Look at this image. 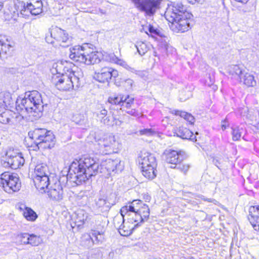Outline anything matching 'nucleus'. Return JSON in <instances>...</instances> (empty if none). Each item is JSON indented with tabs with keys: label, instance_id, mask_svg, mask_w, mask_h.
Instances as JSON below:
<instances>
[{
	"label": "nucleus",
	"instance_id": "obj_49",
	"mask_svg": "<svg viewBox=\"0 0 259 259\" xmlns=\"http://www.w3.org/2000/svg\"><path fill=\"white\" fill-rule=\"evenodd\" d=\"M188 1L190 4H195L196 3L202 4L204 0H188Z\"/></svg>",
	"mask_w": 259,
	"mask_h": 259
},
{
	"label": "nucleus",
	"instance_id": "obj_1",
	"mask_svg": "<svg viewBox=\"0 0 259 259\" xmlns=\"http://www.w3.org/2000/svg\"><path fill=\"white\" fill-rule=\"evenodd\" d=\"M123 168V165L119 159H109L99 164L93 158L86 157L71 163L67 175V180L79 185L99 172L110 175L111 172L121 171Z\"/></svg>",
	"mask_w": 259,
	"mask_h": 259
},
{
	"label": "nucleus",
	"instance_id": "obj_12",
	"mask_svg": "<svg viewBox=\"0 0 259 259\" xmlns=\"http://www.w3.org/2000/svg\"><path fill=\"white\" fill-rule=\"evenodd\" d=\"M95 139L98 142V145L100 146V148H105L107 152H116L121 146L116 137L112 135H105L102 139H98L95 137Z\"/></svg>",
	"mask_w": 259,
	"mask_h": 259
},
{
	"label": "nucleus",
	"instance_id": "obj_54",
	"mask_svg": "<svg viewBox=\"0 0 259 259\" xmlns=\"http://www.w3.org/2000/svg\"><path fill=\"white\" fill-rule=\"evenodd\" d=\"M235 1L237 2H240V3H244V4L246 3L248 1V0H235Z\"/></svg>",
	"mask_w": 259,
	"mask_h": 259
},
{
	"label": "nucleus",
	"instance_id": "obj_26",
	"mask_svg": "<svg viewBox=\"0 0 259 259\" xmlns=\"http://www.w3.org/2000/svg\"><path fill=\"white\" fill-rule=\"evenodd\" d=\"M94 115L97 117V120L101 123L108 125L112 124L111 120L112 118L107 116V111L105 109L97 110L94 112Z\"/></svg>",
	"mask_w": 259,
	"mask_h": 259
},
{
	"label": "nucleus",
	"instance_id": "obj_18",
	"mask_svg": "<svg viewBox=\"0 0 259 259\" xmlns=\"http://www.w3.org/2000/svg\"><path fill=\"white\" fill-rule=\"evenodd\" d=\"M49 197L53 200L59 201L62 199L63 191L60 182L56 180L47 189Z\"/></svg>",
	"mask_w": 259,
	"mask_h": 259
},
{
	"label": "nucleus",
	"instance_id": "obj_52",
	"mask_svg": "<svg viewBox=\"0 0 259 259\" xmlns=\"http://www.w3.org/2000/svg\"><path fill=\"white\" fill-rule=\"evenodd\" d=\"M133 82V80L131 79H128L125 80V83L127 85L130 86V88H132Z\"/></svg>",
	"mask_w": 259,
	"mask_h": 259
},
{
	"label": "nucleus",
	"instance_id": "obj_34",
	"mask_svg": "<svg viewBox=\"0 0 259 259\" xmlns=\"http://www.w3.org/2000/svg\"><path fill=\"white\" fill-rule=\"evenodd\" d=\"M175 114L176 115H179L181 117L184 118L186 120H187L188 122H189L191 124H192L194 123L195 121V118L190 113H188L187 112L182 111H175Z\"/></svg>",
	"mask_w": 259,
	"mask_h": 259
},
{
	"label": "nucleus",
	"instance_id": "obj_31",
	"mask_svg": "<svg viewBox=\"0 0 259 259\" xmlns=\"http://www.w3.org/2000/svg\"><path fill=\"white\" fill-rule=\"evenodd\" d=\"M23 216L29 221H34L37 218L36 212L31 208L24 206L23 212Z\"/></svg>",
	"mask_w": 259,
	"mask_h": 259
},
{
	"label": "nucleus",
	"instance_id": "obj_10",
	"mask_svg": "<svg viewBox=\"0 0 259 259\" xmlns=\"http://www.w3.org/2000/svg\"><path fill=\"white\" fill-rule=\"evenodd\" d=\"M130 210L137 212L145 221L149 218L150 214L149 208L147 204L143 203L141 200H133L128 205L123 206L120 209V213L125 214L128 212V210Z\"/></svg>",
	"mask_w": 259,
	"mask_h": 259
},
{
	"label": "nucleus",
	"instance_id": "obj_15",
	"mask_svg": "<svg viewBox=\"0 0 259 259\" xmlns=\"http://www.w3.org/2000/svg\"><path fill=\"white\" fill-rule=\"evenodd\" d=\"M127 216V223L129 224H133L134 223L138 224V226L141 224L145 222L142 217L137 212L133 210H128V212L125 214H121L120 215L116 216L114 219V223L115 225L118 226L121 221L122 223H124V217Z\"/></svg>",
	"mask_w": 259,
	"mask_h": 259
},
{
	"label": "nucleus",
	"instance_id": "obj_24",
	"mask_svg": "<svg viewBox=\"0 0 259 259\" xmlns=\"http://www.w3.org/2000/svg\"><path fill=\"white\" fill-rule=\"evenodd\" d=\"M73 219L76 225L78 227H80L85 222L90 220V215L85 210L78 209L75 212Z\"/></svg>",
	"mask_w": 259,
	"mask_h": 259
},
{
	"label": "nucleus",
	"instance_id": "obj_29",
	"mask_svg": "<svg viewBox=\"0 0 259 259\" xmlns=\"http://www.w3.org/2000/svg\"><path fill=\"white\" fill-rule=\"evenodd\" d=\"M95 241L92 238V232L90 234H84L82 235L80 240L81 245L90 248L94 244Z\"/></svg>",
	"mask_w": 259,
	"mask_h": 259
},
{
	"label": "nucleus",
	"instance_id": "obj_5",
	"mask_svg": "<svg viewBox=\"0 0 259 259\" xmlns=\"http://www.w3.org/2000/svg\"><path fill=\"white\" fill-rule=\"evenodd\" d=\"M93 45L84 44L82 46H75L70 49V58L75 62L91 65L100 61L101 54L94 51Z\"/></svg>",
	"mask_w": 259,
	"mask_h": 259
},
{
	"label": "nucleus",
	"instance_id": "obj_48",
	"mask_svg": "<svg viewBox=\"0 0 259 259\" xmlns=\"http://www.w3.org/2000/svg\"><path fill=\"white\" fill-rule=\"evenodd\" d=\"M127 113L134 116H138L139 115V113L135 109H132L130 111H128L127 112Z\"/></svg>",
	"mask_w": 259,
	"mask_h": 259
},
{
	"label": "nucleus",
	"instance_id": "obj_43",
	"mask_svg": "<svg viewBox=\"0 0 259 259\" xmlns=\"http://www.w3.org/2000/svg\"><path fill=\"white\" fill-rule=\"evenodd\" d=\"M177 168L179 169L181 171L186 173L190 168V165L188 164H181L178 163Z\"/></svg>",
	"mask_w": 259,
	"mask_h": 259
},
{
	"label": "nucleus",
	"instance_id": "obj_39",
	"mask_svg": "<svg viewBox=\"0 0 259 259\" xmlns=\"http://www.w3.org/2000/svg\"><path fill=\"white\" fill-rule=\"evenodd\" d=\"M91 232L92 238H95L94 244H99L100 242H102L103 237L100 232L95 230H92Z\"/></svg>",
	"mask_w": 259,
	"mask_h": 259
},
{
	"label": "nucleus",
	"instance_id": "obj_38",
	"mask_svg": "<svg viewBox=\"0 0 259 259\" xmlns=\"http://www.w3.org/2000/svg\"><path fill=\"white\" fill-rule=\"evenodd\" d=\"M29 235L27 233H21L17 236V239L20 244H28Z\"/></svg>",
	"mask_w": 259,
	"mask_h": 259
},
{
	"label": "nucleus",
	"instance_id": "obj_9",
	"mask_svg": "<svg viewBox=\"0 0 259 259\" xmlns=\"http://www.w3.org/2000/svg\"><path fill=\"white\" fill-rule=\"evenodd\" d=\"M229 72L233 78L239 80L245 85L249 87H254L256 85V81L254 76L247 72L239 66L237 65H231L229 67Z\"/></svg>",
	"mask_w": 259,
	"mask_h": 259
},
{
	"label": "nucleus",
	"instance_id": "obj_6",
	"mask_svg": "<svg viewBox=\"0 0 259 259\" xmlns=\"http://www.w3.org/2000/svg\"><path fill=\"white\" fill-rule=\"evenodd\" d=\"M30 138L38 148L51 149L55 145V137L53 133L45 128H35L28 133Z\"/></svg>",
	"mask_w": 259,
	"mask_h": 259
},
{
	"label": "nucleus",
	"instance_id": "obj_2",
	"mask_svg": "<svg viewBox=\"0 0 259 259\" xmlns=\"http://www.w3.org/2000/svg\"><path fill=\"white\" fill-rule=\"evenodd\" d=\"M57 74L52 77V82L60 91L77 89L82 82L83 74L81 69L67 61L58 63Z\"/></svg>",
	"mask_w": 259,
	"mask_h": 259
},
{
	"label": "nucleus",
	"instance_id": "obj_32",
	"mask_svg": "<svg viewBox=\"0 0 259 259\" xmlns=\"http://www.w3.org/2000/svg\"><path fill=\"white\" fill-rule=\"evenodd\" d=\"M108 58L109 61L112 63L119 65L127 69H128L130 68L125 61L118 58L114 54L109 55Z\"/></svg>",
	"mask_w": 259,
	"mask_h": 259
},
{
	"label": "nucleus",
	"instance_id": "obj_42",
	"mask_svg": "<svg viewBox=\"0 0 259 259\" xmlns=\"http://www.w3.org/2000/svg\"><path fill=\"white\" fill-rule=\"evenodd\" d=\"M11 119L8 117L7 112H3L0 115V122L3 124H7L10 122Z\"/></svg>",
	"mask_w": 259,
	"mask_h": 259
},
{
	"label": "nucleus",
	"instance_id": "obj_33",
	"mask_svg": "<svg viewBox=\"0 0 259 259\" xmlns=\"http://www.w3.org/2000/svg\"><path fill=\"white\" fill-rule=\"evenodd\" d=\"M232 130V139L234 141L239 140L243 134L245 132L243 127L236 126L233 127Z\"/></svg>",
	"mask_w": 259,
	"mask_h": 259
},
{
	"label": "nucleus",
	"instance_id": "obj_8",
	"mask_svg": "<svg viewBox=\"0 0 259 259\" xmlns=\"http://www.w3.org/2000/svg\"><path fill=\"white\" fill-rule=\"evenodd\" d=\"M14 5L15 9L24 17H28L30 14L37 15L42 11V4L40 0L28 3H16Z\"/></svg>",
	"mask_w": 259,
	"mask_h": 259
},
{
	"label": "nucleus",
	"instance_id": "obj_41",
	"mask_svg": "<svg viewBox=\"0 0 259 259\" xmlns=\"http://www.w3.org/2000/svg\"><path fill=\"white\" fill-rule=\"evenodd\" d=\"M249 118L252 121V124L254 126H256L259 127V112H256L254 113V115L251 116L249 115Z\"/></svg>",
	"mask_w": 259,
	"mask_h": 259
},
{
	"label": "nucleus",
	"instance_id": "obj_20",
	"mask_svg": "<svg viewBox=\"0 0 259 259\" xmlns=\"http://www.w3.org/2000/svg\"><path fill=\"white\" fill-rule=\"evenodd\" d=\"M248 220L256 231H259V206L251 207L249 209Z\"/></svg>",
	"mask_w": 259,
	"mask_h": 259
},
{
	"label": "nucleus",
	"instance_id": "obj_47",
	"mask_svg": "<svg viewBox=\"0 0 259 259\" xmlns=\"http://www.w3.org/2000/svg\"><path fill=\"white\" fill-rule=\"evenodd\" d=\"M82 198L83 199V201H82L81 204H85L87 202V201L88 200V197L87 196H83V195H81V194H79L77 197V200H79Z\"/></svg>",
	"mask_w": 259,
	"mask_h": 259
},
{
	"label": "nucleus",
	"instance_id": "obj_7",
	"mask_svg": "<svg viewBox=\"0 0 259 259\" xmlns=\"http://www.w3.org/2000/svg\"><path fill=\"white\" fill-rule=\"evenodd\" d=\"M0 187L6 192L12 194L20 189L21 183L17 174L7 171L1 175Z\"/></svg>",
	"mask_w": 259,
	"mask_h": 259
},
{
	"label": "nucleus",
	"instance_id": "obj_51",
	"mask_svg": "<svg viewBox=\"0 0 259 259\" xmlns=\"http://www.w3.org/2000/svg\"><path fill=\"white\" fill-rule=\"evenodd\" d=\"M228 126V122L226 120L222 121L221 127L222 130L224 131Z\"/></svg>",
	"mask_w": 259,
	"mask_h": 259
},
{
	"label": "nucleus",
	"instance_id": "obj_23",
	"mask_svg": "<svg viewBox=\"0 0 259 259\" xmlns=\"http://www.w3.org/2000/svg\"><path fill=\"white\" fill-rule=\"evenodd\" d=\"M112 205V204L108 202L105 198H99L95 200V204L93 205V207L98 212H103L108 211Z\"/></svg>",
	"mask_w": 259,
	"mask_h": 259
},
{
	"label": "nucleus",
	"instance_id": "obj_14",
	"mask_svg": "<svg viewBox=\"0 0 259 259\" xmlns=\"http://www.w3.org/2000/svg\"><path fill=\"white\" fill-rule=\"evenodd\" d=\"M118 75V71L112 68L105 67L101 68L100 71L96 72L94 75V78L100 82H108L112 77L115 78Z\"/></svg>",
	"mask_w": 259,
	"mask_h": 259
},
{
	"label": "nucleus",
	"instance_id": "obj_46",
	"mask_svg": "<svg viewBox=\"0 0 259 259\" xmlns=\"http://www.w3.org/2000/svg\"><path fill=\"white\" fill-rule=\"evenodd\" d=\"M148 31L151 34L159 35L160 31L157 29L155 28L153 26L149 25L148 26Z\"/></svg>",
	"mask_w": 259,
	"mask_h": 259
},
{
	"label": "nucleus",
	"instance_id": "obj_21",
	"mask_svg": "<svg viewBox=\"0 0 259 259\" xmlns=\"http://www.w3.org/2000/svg\"><path fill=\"white\" fill-rule=\"evenodd\" d=\"M33 181L35 187L41 193L46 192L50 184L48 176H44L42 177H34Z\"/></svg>",
	"mask_w": 259,
	"mask_h": 259
},
{
	"label": "nucleus",
	"instance_id": "obj_36",
	"mask_svg": "<svg viewBox=\"0 0 259 259\" xmlns=\"http://www.w3.org/2000/svg\"><path fill=\"white\" fill-rule=\"evenodd\" d=\"M135 47L141 56H143L148 51L147 45L143 41H138L135 44Z\"/></svg>",
	"mask_w": 259,
	"mask_h": 259
},
{
	"label": "nucleus",
	"instance_id": "obj_56",
	"mask_svg": "<svg viewBox=\"0 0 259 259\" xmlns=\"http://www.w3.org/2000/svg\"><path fill=\"white\" fill-rule=\"evenodd\" d=\"M3 8V4L2 3H0V10L2 9Z\"/></svg>",
	"mask_w": 259,
	"mask_h": 259
},
{
	"label": "nucleus",
	"instance_id": "obj_13",
	"mask_svg": "<svg viewBox=\"0 0 259 259\" xmlns=\"http://www.w3.org/2000/svg\"><path fill=\"white\" fill-rule=\"evenodd\" d=\"M7 165L11 168L16 169L23 165L25 160L21 153L10 149L6 153Z\"/></svg>",
	"mask_w": 259,
	"mask_h": 259
},
{
	"label": "nucleus",
	"instance_id": "obj_55",
	"mask_svg": "<svg viewBox=\"0 0 259 259\" xmlns=\"http://www.w3.org/2000/svg\"><path fill=\"white\" fill-rule=\"evenodd\" d=\"M204 200L207 201L208 202H214V201H216L214 199H212L211 198L206 199H204Z\"/></svg>",
	"mask_w": 259,
	"mask_h": 259
},
{
	"label": "nucleus",
	"instance_id": "obj_58",
	"mask_svg": "<svg viewBox=\"0 0 259 259\" xmlns=\"http://www.w3.org/2000/svg\"><path fill=\"white\" fill-rule=\"evenodd\" d=\"M195 134L198 135V132H196Z\"/></svg>",
	"mask_w": 259,
	"mask_h": 259
},
{
	"label": "nucleus",
	"instance_id": "obj_45",
	"mask_svg": "<svg viewBox=\"0 0 259 259\" xmlns=\"http://www.w3.org/2000/svg\"><path fill=\"white\" fill-rule=\"evenodd\" d=\"M154 132L152 129L145 128L140 131V134L141 135H145L147 136L152 135Z\"/></svg>",
	"mask_w": 259,
	"mask_h": 259
},
{
	"label": "nucleus",
	"instance_id": "obj_35",
	"mask_svg": "<svg viewBox=\"0 0 259 259\" xmlns=\"http://www.w3.org/2000/svg\"><path fill=\"white\" fill-rule=\"evenodd\" d=\"M42 242V239L40 236H37L33 234L29 235V240L28 244L36 246Z\"/></svg>",
	"mask_w": 259,
	"mask_h": 259
},
{
	"label": "nucleus",
	"instance_id": "obj_37",
	"mask_svg": "<svg viewBox=\"0 0 259 259\" xmlns=\"http://www.w3.org/2000/svg\"><path fill=\"white\" fill-rule=\"evenodd\" d=\"M73 120L77 124L85 125L87 119L86 117L82 114H76L73 116Z\"/></svg>",
	"mask_w": 259,
	"mask_h": 259
},
{
	"label": "nucleus",
	"instance_id": "obj_17",
	"mask_svg": "<svg viewBox=\"0 0 259 259\" xmlns=\"http://www.w3.org/2000/svg\"><path fill=\"white\" fill-rule=\"evenodd\" d=\"M134 97L130 95H114L108 98V102L114 105H118L123 108H129L133 104Z\"/></svg>",
	"mask_w": 259,
	"mask_h": 259
},
{
	"label": "nucleus",
	"instance_id": "obj_40",
	"mask_svg": "<svg viewBox=\"0 0 259 259\" xmlns=\"http://www.w3.org/2000/svg\"><path fill=\"white\" fill-rule=\"evenodd\" d=\"M10 46L7 44L4 40L0 39V56L6 54L9 51Z\"/></svg>",
	"mask_w": 259,
	"mask_h": 259
},
{
	"label": "nucleus",
	"instance_id": "obj_16",
	"mask_svg": "<svg viewBox=\"0 0 259 259\" xmlns=\"http://www.w3.org/2000/svg\"><path fill=\"white\" fill-rule=\"evenodd\" d=\"M163 155L167 163L176 165L174 168L186 158L185 152L181 150L179 151L171 150H165Z\"/></svg>",
	"mask_w": 259,
	"mask_h": 259
},
{
	"label": "nucleus",
	"instance_id": "obj_28",
	"mask_svg": "<svg viewBox=\"0 0 259 259\" xmlns=\"http://www.w3.org/2000/svg\"><path fill=\"white\" fill-rule=\"evenodd\" d=\"M120 222L122 223L121 221ZM124 223V222L118 226L119 227V232L123 236L130 235L132 233L133 230L138 227V224H136L133 226H130L128 225V223L127 222L125 224Z\"/></svg>",
	"mask_w": 259,
	"mask_h": 259
},
{
	"label": "nucleus",
	"instance_id": "obj_3",
	"mask_svg": "<svg viewBox=\"0 0 259 259\" xmlns=\"http://www.w3.org/2000/svg\"><path fill=\"white\" fill-rule=\"evenodd\" d=\"M164 16L171 24V28L176 32H184L190 28V20L192 15L187 11V8L181 2H174L167 8Z\"/></svg>",
	"mask_w": 259,
	"mask_h": 259
},
{
	"label": "nucleus",
	"instance_id": "obj_53",
	"mask_svg": "<svg viewBox=\"0 0 259 259\" xmlns=\"http://www.w3.org/2000/svg\"><path fill=\"white\" fill-rule=\"evenodd\" d=\"M51 37H53V36H51V35L50 36H46V41H47V42L50 43V44H53L54 43V41L52 40H51Z\"/></svg>",
	"mask_w": 259,
	"mask_h": 259
},
{
	"label": "nucleus",
	"instance_id": "obj_50",
	"mask_svg": "<svg viewBox=\"0 0 259 259\" xmlns=\"http://www.w3.org/2000/svg\"><path fill=\"white\" fill-rule=\"evenodd\" d=\"M114 123L113 124H115L117 126H121L122 123V121L118 119L114 118Z\"/></svg>",
	"mask_w": 259,
	"mask_h": 259
},
{
	"label": "nucleus",
	"instance_id": "obj_11",
	"mask_svg": "<svg viewBox=\"0 0 259 259\" xmlns=\"http://www.w3.org/2000/svg\"><path fill=\"white\" fill-rule=\"evenodd\" d=\"M135 7L139 10L144 12L146 15L153 16L159 9L160 0H131Z\"/></svg>",
	"mask_w": 259,
	"mask_h": 259
},
{
	"label": "nucleus",
	"instance_id": "obj_25",
	"mask_svg": "<svg viewBox=\"0 0 259 259\" xmlns=\"http://www.w3.org/2000/svg\"><path fill=\"white\" fill-rule=\"evenodd\" d=\"M175 134L178 137L183 139L190 140L193 142L197 141L196 136H194L193 133L186 127H180L176 130Z\"/></svg>",
	"mask_w": 259,
	"mask_h": 259
},
{
	"label": "nucleus",
	"instance_id": "obj_22",
	"mask_svg": "<svg viewBox=\"0 0 259 259\" xmlns=\"http://www.w3.org/2000/svg\"><path fill=\"white\" fill-rule=\"evenodd\" d=\"M51 36L60 43V45L65 47L62 43H66L69 40L68 34L60 28L53 29L51 31Z\"/></svg>",
	"mask_w": 259,
	"mask_h": 259
},
{
	"label": "nucleus",
	"instance_id": "obj_30",
	"mask_svg": "<svg viewBox=\"0 0 259 259\" xmlns=\"http://www.w3.org/2000/svg\"><path fill=\"white\" fill-rule=\"evenodd\" d=\"M48 166L45 164H37L34 168V177H42L44 176H48Z\"/></svg>",
	"mask_w": 259,
	"mask_h": 259
},
{
	"label": "nucleus",
	"instance_id": "obj_57",
	"mask_svg": "<svg viewBox=\"0 0 259 259\" xmlns=\"http://www.w3.org/2000/svg\"><path fill=\"white\" fill-rule=\"evenodd\" d=\"M146 199H147V200H150V198H149V197L148 196H147V197H146Z\"/></svg>",
	"mask_w": 259,
	"mask_h": 259
},
{
	"label": "nucleus",
	"instance_id": "obj_27",
	"mask_svg": "<svg viewBox=\"0 0 259 259\" xmlns=\"http://www.w3.org/2000/svg\"><path fill=\"white\" fill-rule=\"evenodd\" d=\"M157 166H142V171L143 175L149 180H153L154 179L157 174Z\"/></svg>",
	"mask_w": 259,
	"mask_h": 259
},
{
	"label": "nucleus",
	"instance_id": "obj_4",
	"mask_svg": "<svg viewBox=\"0 0 259 259\" xmlns=\"http://www.w3.org/2000/svg\"><path fill=\"white\" fill-rule=\"evenodd\" d=\"M43 103L41 94L37 91L26 92L20 104L16 106V109L22 113H27L29 116L36 119L41 115Z\"/></svg>",
	"mask_w": 259,
	"mask_h": 259
},
{
	"label": "nucleus",
	"instance_id": "obj_19",
	"mask_svg": "<svg viewBox=\"0 0 259 259\" xmlns=\"http://www.w3.org/2000/svg\"><path fill=\"white\" fill-rule=\"evenodd\" d=\"M139 161L142 166L157 165V160L154 154L145 151L141 152Z\"/></svg>",
	"mask_w": 259,
	"mask_h": 259
},
{
	"label": "nucleus",
	"instance_id": "obj_44",
	"mask_svg": "<svg viewBox=\"0 0 259 259\" xmlns=\"http://www.w3.org/2000/svg\"><path fill=\"white\" fill-rule=\"evenodd\" d=\"M5 99L3 100L4 103L5 105H10L11 104V97L9 93H5L4 94Z\"/></svg>",
	"mask_w": 259,
	"mask_h": 259
}]
</instances>
